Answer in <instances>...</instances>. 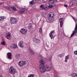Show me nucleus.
I'll use <instances>...</instances> for the list:
<instances>
[{"label": "nucleus", "instance_id": "f257e3e1", "mask_svg": "<svg viewBox=\"0 0 77 77\" xmlns=\"http://www.w3.org/2000/svg\"><path fill=\"white\" fill-rule=\"evenodd\" d=\"M51 69V68L48 66H46L42 67L41 68V69L40 70V72L42 74L45 72L46 71H50Z\"/></svg>", "mask_w": 77, "mask_h": 77}, {"label": "nucleus", "instance_id": "f03ea898", "mask_svg": "<svg viewBox=\"0 0 77 77\" xmlns=\"http://www.w3.org/2000/svg\"><path fill=\"white\" fill-rule=\"evenodd\" d=\"M17 22L18 20H17V18L13 17H11L10 18V22L11 24H17Z\"/></svg>", "mask_w": 77, "mask_h": 77}, {"label": "nucleus", "instance_id": "7ed1b4c3", "mask_svg": "<svg viewBox=\"0 0 77 77\" xmlns=\"http://www.w3.org/2000/svg\"><path fill=\"white\" fill-rule=\"evenodd\" d=\"M54 17V13L53 12H51L49 14L48 18H49L50 21H53Z\"/></svg>", "mask_w": 77, "mask_h": 77}, {"label": "nucleus", "instance_id": "20e7f679", "mask_svg": "<svg viewBox=\"0 0 77 77\" xmlns=\"http://www.w3.org/2000/svg\"><path fill=\"white\" fill-rule=\"evenodd\" d=\"M9 73L10 74H14L15 73V69L14 68V67L11 66L10 69H9Z\"/></svg>", "mask_w": 77, "mask_h": 77}, {"label": "nucleus", "instance_id": "39448f33", "mask_svg": "<svg viewBox=\"0 0 77 77\" xmlns=\"http://www.w3.org/2000/svg\"><path fill=\"white\" fill-rule=\"evenodd\" d=\"M40 63L39 66L40 70L41 69V68H42L43 66H45L44 64H45V62H44V60H40Z\"/></svg>", "mask_w": 77, "mask_h": 77}, {"label": "nucleus", "instance_id": "423d86ee", "mask_svg": "<svg viewBox=\"0 0 77 77\" xmlns=\"http://www.w3.org/2000/svg\"><path fill=\"white\" fill-rule=\"evenodd\" d=\"M54 30H53V31L51 32L49 34V36L51 38V39H53L54 38V36H55V35H54Z\"/></svg>", "mask_w": 77, "mask_h": 77}, {"label": "nucleus", "instance_id": "0eeeda50", "mask_svg": "<svg viewBox=\"0 0 77 77\" xmlns=\"http://www.w3.org/2000/svg\"><path fill=\"white\" fill-rule=\"evenodd\" d=\"M26 63V62L25 61H20L18 63V65L20 66H23V65H24Z\"/></svg>", "mask_w": 77, "mask_h": 77}, {"label": "nucleus", "instance_id": "6e6552de", "mask_svg": "<svg viewBox=\"0 0 77 77\" xmlns=\"http://www.w3.org/2000/svg\"><path fill=\"white\" fill-rule=\"evenodd\" d=\"M26 12H27V10L25 8H23L20 11H19V13L20 14H26Z\"/></svg>", "mask_w": 77, "mask_h": 77}, {"label": "nucleus", "instance_id": "1a4fd4ad", "mask_svg": "<svg viewBox=\"0 0 77 77\" xmlns=\"http://www.w3.org/2000/svg\"><path fill=\"white\" fill-rule=\"evenodd\" d=\"M33 42L37 44H39L41 42V40L39 39L36 38H34L33 39Z\"/></svg>", "mask_w": 77, "mask_h": 77}, {"label": "nucleus", "instance_id": "9d476101", "mask_svg": "<svg viewBox=\"0 0 77 77\" xmlns=\"http://www.w3.org/2000/svg\"><path fill=\"white\" fill-rule=\"evenodd\" d=\"M20 32L22 34H23V35H26L27 33V31L24 28H21Z\"/></svg>", "mask_w": 77, "mask_h": 77}, {"label": "nucleus", "instance_id": "9b49d317", "mask_svg": "<svg viewBox=\"0 0 77 77\" xmlns=\"http://www.w3.org/2000/svg\"><path fill=\"white\" fill-rule=\"evenodd\" d=\"M5 38L9 40H11V33L10 32H8L7 33Z\"/></svg>", "mask_w": 77, "mask_h": 77}, {"label": "nucleus", "instance_id": "f8f14e48", "mask_svg": "<svg viewBox=\"0 0 77 77\" xmlns=\"http://www.w3.org/2000/svg\"><path fill=\"white\" fill-rule=\"evenodd\" d=\"M63 20H64V19L62 18H60L59 20L60 22V27H62V25H63Z\"/></svg>", "mask_w": 77, "mask_h": 77}, {"label": "nucleus", "instance_id": "ddd939ff", "mask_svg": "<svg viewBox=\"0 0 77 77\" xmlns=\"http://www.w3.org/2000/svg\"><path fill=\"white\" fill-rule=\"evenodd\" d=\"M18 45H19L20 48H24L23 42V41H20L18 43Z\"/></svg>", "mask_w": 77, "mask_h": 77}, {"label": "nucleus", "instance_id": "4468645a", "mask_svg": "<svg viewBox=\"0 0 77 77\" xmlns=\"http://www.w3.org/2000/svg\"><path fill=\"white\" fill-rule=\"evenodd\" d=\"M7 56L8 59L9 60H11L12 59V54L11 53L8 52L7 54Z\"/></svg>", "mask_w": 77, "mask_h": 77}, {"label": "nucleus", "instance_id": "2eb2a0df", "mask_svg": "<svg viewBox=\"0 0 77 77\" xmlns=\"http://www.w3.org/2000/svg\"><path fill=\"white\" fill-rule=\"evenodd\" d=\"M11 47L12 48H17V45L14 44H12Z\"/></svg>", "mask_w": 77, "mask_h": 77}, {"label": "nucleus", "instance_id": "dca6fc26", "mask_svg": "<svg viewBox=\"0 0 77 77\" xmlns=\"http://www.w3.org/2000/svg\"><path fill=\"white\" fill-rule=\"evenodd\" d=\"M69 59V56L68 55H67L65 57V60H64L65 62H68V60Z\"/></svg>", "mask_w": 77, "mask_h": 77}, {"label": "nucleus", "instance_id": "f3484780", "mask_svg": "<svg viewBox=\"0 0 77 77\" xmlns=\"http://www.w3.org/2000/svg\"><path fill=\"white\" fill-rule=\"evenodd\" d=\"M29 51L30 52V53L32 54V55H35V53H34L33 50H32V49H30Z\"/></svg>", "mask_w": 77, "mask_h": 77}, {"label": "nucleus", "instance_id": "a211bd4d", "mask_svg": "<svg viewBox=\"0 0 77 77\" xmlns=\"http://www.w3.org/2000/svg\"><path fill=\"white\" fill-rule=\"evenodd\" d=\"M20 57V54H16L15 57L16 59H19Z\"/></svg>", "mask_w": 77, "mask_h": 77}, {"label": "nucleus", "instance_id": "6ab92c4d", "mask_svg": "<svg viewBox=\"0 0 77 77\" xmlns=\"http://www.w3.org/2000/svg\"><path fill=\"white\" fill-rule=\"evenodd\" d=\"M74 4V3L73 2H71L69 4V7H71V6H72Z\"/></svg>", "mask_w": 77, "mask_h": 77}, {"label": "nucleus", "instance_id": "aec40b11", "mask_svg": "<svg viewBox=\"0 0 77 77\" xmlns=\"http://www.w3.org/2000/svg\"><path fill=\"white\" fill-rule=\"evenodd\" d=\"M35 77L34 74H31L28 75V77Z\"/></svg>", "mask_w": 77, "mask_h": 77}, {"label": "nucleus", "instance_id": "412c9836", "mask_svg": "<svg viewBox=\"0 0 77 77\" xmlns=\"http://www.w3.org/2000/svg\"><path fill=\"white\" fill-rule=\"evenodd\" d=\"M32 24L30 23V24L28 27V29H30V28H31V27H32Z\"/></svg>", "mask_w": 77, "mask_h": 77}, {"label": "nucleus", "instance_id": "4be33fe9", "mask_svg": "<svg viewBox=\"0 0 77 77\" xmlns=\"http://www.w3.org/2000/svg\"><path fill=\"white\" fill-rule=\"evenodd\" d=\"M42 58V57L41 55H39L38 57V60L41 59Z\"/></svg>", "mask_w": 77, "mask_h": 77}, {"label": "nucleus", "instance_id": "5701e85b", "mask_svg": "<svg viewBox=\"0 0 77 77\" xmlns=\"http://www.w3.org/2000/svg\"><path fill=\"white\" fill-rule=\"evenodd\" d=\"M64 56V54H60L58 55V57H62L63 56Z\"/></svg>", "mask_w": 77, "mask_h": 77}, {"label": "nucleus", "instance_id": "b1692460", "mask_svg": "<svg viewBox=\"0 0 77 77\" xmlns=\"http://www.w3.org/2000/svg\"><path fill=\"white\" fill-rule=\"evenodd\" d=\"M72 75L73 77H76L77 76V73H73L72 74Z\"/></svg>", "mask_w": 77, "mask_h": 77}, {"label": "nucleus", "instance_id": "393cba45", "mask_svg": "<svg viewBox=\"0 0 77 77\" xmlns=\"http://www.w3.org/2000/svg\"><path fill=\"white\" fill-rule=\"evenodd\" d=\"M11 8L13 10H14V11H17V9H16V8H15V7H12Z\"/></svg>", "mask_w": 77, "mask_h": 77}, {"label": "nucleus", "instance_id": "a878e982", "mask_svg": "<svg viewBox=\"0 0 77 77\" xmlns=\"http://www.w3.org/2000/svg\"><path fill=\"white\" fill-rule=\"evenodd\" d=\"M33 3V0H32L31 2H29L30 5H32Z\"/></svg>", "mask_w": 77, "mask_h": 77}, {"label": "nucleus", "instance_id": "bb28decb", "mask_svg": "<svg viewBox=\"0 0 77 77\" xmlns=\"http://www.w3.org/2000/svg\"><path fill=\"white\" fill-rule=\"evenodd\" d=\"M72 19H73V20H74L75 21L77 20V19H75V18H74V17L72 16Z\"/></svg>", "mask_w": 77, "mask_h": 77}, {"label": "nucleus", "instance_id": "cd10ccee", "mask_svg": "<svg viewBox=\"0 0 77 77\" xmlns=\"http://www.w3.org/2000/svg\"><path fill=\"white\" fill-rule=\"evenodd\" d=\"M52 7H53V6L52 5H50L48 6V8H51Z\"/></svg>", "mask_w": 77, "mask_h": 77}, {"label": "nucleus", "instance_id": "c85d7f7f", "mask_svg": "<svg viewBox=\"0 0 77 77\" xmlns=\"http://www.w3.org/2000/svg\"><path fill=\"white\" fill-rule=\"evenodd\" d=\"M75 30H77V24H75Z\"/></svg>", "mask_w": 77, "mask_h": 77}, {"label": "nucleus", "instance_id": "c756f323", "mask_svg": "<svg viewBox=\"0 0 77 77\" xmlns=\"http://www.w3.org/2000/svg\"><path fill=\"white\" fill-rule=\"evenodd\" d=\"M2 44L3 45H5V42H4V41H3L2 43Z\"/></svg>", "mask_w": 77, "mask_h": 77}, {"label": "nucleus", "instance_id": "7c9ffc66", "mask_svg": "<svg viewBox=\"0 0 77 77\" xmlns=\"http://www.w3.org/2000/svg\"><path fill=\"white\" fill-rule=\"evenodd\" d=\"M36 17L38 18L39 17V14H36L35 15Z\"/></svg>", "mask_w": 77, "mask_h": 77}, {"label": "nucleus", "instance_id": "2f4dec72", "mask_svg": "<svg viewBox=\"0 0 77 77\" xmlns=\"http://www.w3.org/2000/svg\"><path fill=\"white\" fill-rule=\"evenodd\" d=\"M39 30V32H42V29H41V28H40Z\"/></svg>", "mask_w": 77, "mask_h": 77}, {"label": "nucleus", "instance_id": "473e14b6", "mask_svg": "<svg viewBox=\"0 0 77 77\" xmlns=\"http://www.w3.org/2000/svg\"><path fill=\"white\" fill-rule=\"evenodd\" d=\"M2 20H3V19L2 18V17H0V21H2Z\"/></svg>", "mask_w": 77, "mask_h": 77}, {"label": "nucleus", "instance_id": "72a5a7b5", "mask_svg": "<svg viewBox=\"0 0 77 77\" xmlns=\"http://www.w3.org/2000/svg\"><path fill=\"white\" fill-rule=\"evenodd\" d=\"M40 8H43V7H44V5H41L40 6Z\"/></svg>", "mask_w": 77, "mask_h": 77}, {"label": "nucleus", "instance_id": "f704fd0d", "mask_svg": "<svg viewBox=\"0 0 77 77\" xmlns=\"http://www.w3.org/2000/svg\"><path fill=\"white\" fill-rule=\"evenodd\" d=\"M33 3H36V0H34Z\"/></svg>", "mask_w": 77, "mask_h": 77}, {"label": "nucleus", "instance_id": "c9c22d12", "mask_svg": "<svg viewBox=\"0 0 77 77\" xmlns=\"http://www.w3.org/2000/svg\"><path fill=\"white\" fill-rule=\"evenodd\" d=\"M64 7H66V8H67L68 7V5L66 4H65L64 5Z\"/></svg>", "mask_w": 77, "mask_h": 77}, {"label": "nucleus", "instance_id": "e433bc0d", "mask_svg": "<svg viewBox=\"0 0 77 77\" xmlns=\"http://www.w3.org/2000/svg\"><path fill=\"white\" fill-rule=\"evenodd\" d=\"M2 20H4L6 18L5 17H2Z\"/></svg>", "mask_w": 77, "mask_h": 77}, {"label": "nucleus", "instance_id": "4c0bfd02", "mask_svg": "<svg viewBox=\"0 0 77 77\" xmlns=\"http://www.w3.org/2000/svg\"><path fill=\"white\" fill-rule=\"evenodd\" d=\"M6 9H9V8L8 6H6L5 7Z\"/></svg>", "mask_w": 77, "mask_h": 77}, {"label": "nucleus", "instance_id": "58836bf2", "mask_svg": "<svg viewBox=\"0 0 77 77\" xmlns=\"http://www.w3.org/2000/svg\"><path fill=\"white\" fill-rule=\"evenodd\" d=\"M73 36H74V34L72 33L71 35V37H72Z\"/></svg>", "mask_w": 77, "mask_h": 77}, {"label": "nucleus", "instance_id": "ea45409f", "mask_svg": "<svg viewBox=\"0 0 77 77\" xmlns=\"http://www.w3.org/2000/svg\"><path fill=\"white\" fill-rule=\"evenodd\" d=\"M75 31H74L72 33L73 34H74V35H75Z\"/></svg>", "mask_w": 77, "mask_h": 77}, {"label": "nucleus", "instance_id": "a19ab883", "mask_svg": "<svg viewBox=\"0 0 77 77\" xmlns=\"http://www.w3.org/2000/svg\"><path fill=\"white\" fill-rule=\"evenodd\" d=\"M51 57H51V58H50L49 60V61H51Z\"/></svg>", "mask_w": 77, "mask_h": 77}, {"label": "nucleus", "instance_id": "79ce46f5", "mask_svg": "<svg viewBox=\"0 0 77 77\" xmlns=\"http://www.w3.org/2000/svg\"><path fill=\"white\" fill-rule=\"evenodd\" d=\"M52 0H53L54 2H56L57 1V0H50V1H51Z\"/></svg>", "mask_w": 77, "mask_h": 77}, {"label": "nucleus", "instance_id": "37998d69", "mask_svg": "<svg viewBox=\"0 0 77 77\" xmlns=\"http://www.w3.org/2000/svg\"><path fill=\"white\" fill-rule=\"evenodd\" d=\"M75 30V33H76L75 34H76V33H77V30Z\"/></svg>", "mask_w": 77, "mask_h": 77}, {"label": "nucleus", "instance_id": "c03bdc74", "mask_svg": "<svg viewBox=\"0 0 77 77\" xmlns=\"http://www.w3.org/2000/svg\"><path fill=\"white\" fill-rule=\"evenodd\" d=\"M3 4V2H0V5H2Z\"/></svg>", "mask_w": 77, "mask_h": 77}, {"label": "nucleus", "instance_id": "a18cd8bd", "mask_svg": "<svg viewBox=\"0 0 77 77\" xmlns=\"http://www.w3.org/2000/svg\"><path fill=\"white\" fill-rule=\"evenodd\" d=\"M42 2H45V1L44 0H42Z\"/></svg>", "mask_w": 77, "mask_h": 77}, {"label": "nucleus", "instance_id": "49530a36", "mask_svg": "<svg viewBox=\"0 0 77 77\" xmlns=\"http://www.w3.org/2000/svg\"><path fill=\"white\" fill-rule=\"evenodd\" d=\"M0 77H3V76L2 75H0Z\"/></svg>", "mask_w": 77, "mask_h": 77}, {"label": "nucleus", "instance_id": "de8ad7c7", "mask_svg": "<svg viewBox=\"0 0 77 77\" xmlns=\"http://www.w3.org/2000/svg\"><path fill=\"white\" fill-rule=\"evenodd\" d=\"M16 8H18V6H17V5H16Z\"/></svg>", "mask_w": 77, "mask_h": 77}, {"label": "nucleus", "instance_id": "09e8293b", "mask_svg": "<svg viewBox=\"0 0 77 77\" xmlns=\"http://www.w3.org/2000/svg\"><path fill=\"white\" fill-rule=\"evenodd\" d=\"M38 1H41V0H37Z\"/></svg>", "mask_w": 77, "mask_h": 77}, {"label": "nucleus", "instance_id": "8fccbe9b", "mask_svg": "<svg viewBox=\"0 0 77 77\" xmlns=\"http://www.w3.org/2000/svg\"><path fill=\"white\" fill-rule=\"evenodd\" d=\"M76 77H77V76H76Z\"/></svg>", "mask_w": 77, "mask_h": 77}]
</instances>
